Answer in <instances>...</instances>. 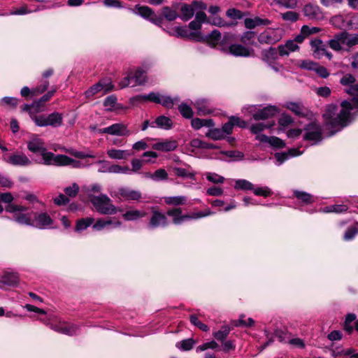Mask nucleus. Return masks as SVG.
Returning a JSON list of instances; mask_svg holds the SVG:
<instances>
[{"label":"nucleus","mask_w":358,"mask_h":358,"mask_svg":"<svg viewBox=\"0 0 358 358\" xmlns=\"http://www.w3.org/2000/svg\"><path fill=\"white\" fill-rule=\"evenodd\" d=\"M340 82L343 85L349 86L345 92L352 98L351 101L345 100L341 102L342 108L338 113L336 105L329 104L326 106L323 117L325 127L330 131L329 136L334 135L349 124L351 110H358V84H355V77L347 73L342 77Z\"/></svg>","instance_id":"obj_1"},{"label":"nucleus","mask_w":358,"mask_h":358,"mask_svg":"<svg viewBox=\"0 0 358 358\" xmlns=\"http://www.w3.org/2000/svg\"><path fill=\"white\" fill-rule=\"evenodd\" d=\"M132 12L150 22L151 23L161 27H163L164 17L168 21H173L178 17L177 12L169 6H164L162 9L163 16L157 15L155 11L147 6L136 5Z\"/></svg>","instance_id":"obj_2"},{"label":"nucleus","mask_w":358,"mask_h":358,"mask_svg":"<svg viewBox=\"0 0 358 358\" xmlns=\"http://www.w3.org/2000/svg\"><path fill=\"white\" fill-rule=\"evenodd\" d=\"M27 149L33 154L36 155L32 160L38 164L52 166L56 155L47 150L44 141L38 135L34 134L27 141Z\"/></svg>","instance_id":"obj_3"},{"label":"nucleus","mask_w":358,"mask_h":358,"mask_svg":"<svg viewBox=\"0 0 358 358\" xmlns=\"http://www.w3.org/2000/svg\"><path fill=\"white\" fill-rule=\"evenodd\" d=\"M163 30L167 32L170 36H175L177 37L187 38L195 41H206L212 46L216 45L221 38V34L217 30H213L210 34L205 35L202 33L191 32L189 28L186 26L177 27L174 29H166L163 28Z\"/></svg>","instance_id":"obj_4"},{"label":"nucleus","mask_w":358,"mask_h":358,"mask_svg":"<svg viewBox=\"0 0 358 358\" xmlns=\"http://www.w3.org/2000/svg\"><path fill=\"white\" fill-rule=\"evenodd\" d=\"M133 103L136 102H145L151 101L155 103L162 105L166 108H171L173 106L179 101L178 96L171 98L169 96L162 95L159 93L150 92L148 94H138L131 99Z\"/></svg>","instance_id":"obj_5"},{"label":"nucleus","mask_w":358,"mask_h":358,"mask_svg":"<svg viewBox=\"0 0 358 358\" xmlns=\"http://www.w3.org/2000/svg\"><path fill=\"white\" fill-rule=\"evenodd\" d=\"M88 199L96 210L103 215H113L117 213L116 207L112 203L111 199L104 194L96 196L88 194Z\"/></svg>","instance_id":"obj_6"},{"label":"nucleus","mask_w":358,"mask_h":358,"mask_svg":"<svg viewBox=\"0 0 358 358\" xmlns=\"http://www.w3.org/2000/svg\"><path fill=\"white\" fill-rule=\"evenodd\" d=\"M42 321L51 329L59 334L72 336L80 333V326L78 324L69 323L60 320L56 322H50V320H44Z\"/></svg>","instance_id":"obj_7"},{"label":"nucleus","mask_w":358,"mask_h":358,"mask_svg":"<svg viewBox=\"0 0 358 358\" xmlns=\"http://www.w3.org/2000/svg\"><path fill=\"white\" fill-rule=\"evenodd\" d=\"M31 118L38 127L50 126L55 128L61 127L63 124V115L58 112H53L48 115H31Z\"/></svg>","instance_id":"obj_8"},{"label":"nucleus","mask_w":358,"mask_h":358,"mask_svg":"<svg viewBox=\"0 0 358 358\" xmlns=\"http://www.w3.org/2000/svg\"><path fill=\"white\" fill-rule=\"evenodd\" d=\"M6 210L13 213V220L23 225L31 226L33 213H24L27 208L21 205L9 204Z\"/></svg>","instance_id":"obj_9"},{"label":"nucleus","mask_w":358,"mask_h":358,"mask_svg":"<svg viewBox=\"0 0 358 358\" xmlns=\"http://www.w3.org/2000/svg\"><path fill=\"white\" fill-rule=\"evenodd\" d=\"M206 5L199 1H194L191 4H184L180 8L182 20L187 21L199 12H203L206 10Z\"/></svg>","instance_id":"obj_10"},{"label":"nucleus","mask_w":358,"mask_h":358,"mask_svg":"<svg viewBox=\"0 0 358 358\" xmlns=\"http://www.w3.org/2000/svg\"><path fill=\"white\" fill-rule=\"evenodd\" d=\"M245 110H248L252 114V117L255 120H266L274 116L278 112V108L273 106H268L257 110L256 106H248L244 107Z\"/></svg>","instance_id":"obj_11"},{"label":"nucleus","mask_w":358,"mask_h":358,"mask_svg":"<svg viewBox=\"0 0 358 358\" xmlns=\"http://www.w3.org/2000/svg\"><path fill=\"white\" fill-rule=\"evenodd\" d=\"M322 129L319 124L311 122L305 127L304 139L311 142V145L320 143L322 139Z\"/></svg>","instance_id":"obj_12"},{"label":"nucleus","mask_w":358,"mask_h":358,"mask_svg":"<svg viewBox=\"0 0 358 358\" xmlns=\"http://www.w3.org/2000/svg\"><path fill=\"white\" fill-rule=\"evenodd\" d=\"M146 72L141 69H138L134 76H128L124 77L119 83L121 88H124L129 86L134 87L138 85H142L145 82Z\"/></svg>","instance_id":"obj_13"},{"label":"nucleus","mask_w":358,"mask_h":358,"mask_svg":"<svg viewBox=\"0 0 358 358\" xmlns=\"http://www.w3.org/2000/svg\"><path fill=\"white\" fill-rule=\"evenodd\" d=\"M281 38V31L273 28L266 29L257 36V40L261 44H274Z\"/></svg>","instance_id":"obj_14"},{"label":"nucleus","mask_w":358,"mask_h":358,"mask_svg":"<svg viewBox=\"0 0 358 358\" xmlns=\"http://www.w3.org/2000/svg\"><path fill=\"white\" fill-rule=\"evenodd\" d=\"M169 224L168 220L166 215L162 212L155 210L154 207L152 208V215L148 223V228L149 229H155L157 228H164Z\"/></svg>","instance_id":"obj_15"},{"label":"nucleus","mask_w":358,"mask_h":358,"mask_svg":"<svg viewBox=\"0 0 358 358\" xmlns=\"http://www.w3.org/2000/svg\"><path fill=\"white\" fill-rule=\"evenodd\" d=\"M99 133L119 136H129L131 134V131L123 123H115L109 127L99 129Z\"/></svg>","instance_id":"obj_16"},{"label":"nucleus","mask_w":358,"mask_h":358,"mask_svg":"<svg viewBox=\"0 0 358 358\" xmlns=\"http://www.w3.org/2000/svg\"><path fill=\"white\" fill-rule=\"evenodd\" d=\"M3 159L8 164L18 166H27L32 164L33 160L30 159L24 153L16 152L8 156H3Z\"/></svg>","instance_id":"obj_17"},{"label":"nucleus","mask_w":358,"mask_h":358,"mask_svg":"<svg viewBox=\"0 0 358 358\" xmlns=\"http://www.w3.org/2000/svg\"><path fill=\"white\" fill-rule=\"evenodd\" d=\"M310 45L313 50V55L316 59H321L323 57H327L329 60L332 59V54L327 50L325 43L319 38L312 40Z\"/></svg>","instance_id":"obj_18"},{"label":"nucleus","mask_w":358,"mask_h":358,"mask_svg":"<svg viewBox=\"0 0 358 358\" xmlns=\"http://www.w3.org/2000/svg\"><path fill=\"white\" fill-rule=\"evenodd\" d=\"M113 87V85L109 79H102L86 90L85 95L87 98H90L99 92H103L105 94L110 92Z\"/></svg>","instance_id":"obj_19"},{"label":"nucleus","mask_w":358,"mask_h":358,"mask_svg":"<svg viewBox=\"0 0 358 358\" xmlns=\"http://www.w3.org/2000/svg\"><path fill=\"white\" fill-rule=\"evenodd\" d=\"M227 36H225L222 41V50L227 54H230L235 57H248L250 56V50L240 44H232L228 48H224L223 43L226 40Z\"/></svg>","instance_id":"obj_20"},{"label":"nucleus","mask_w":358,"mask_h":358,"mask_svg":"<svg viewBox=\"0 0 358 358\" xmlns=\"http://www.w3.org/2000/svg\"><path fill=\"white\" fill-rule=\"evenodd\" d=\"M52 220L46 213H34L31 227L38 229H48L52 224Z\"/></svg>","instance_id":"obj_21"},{"label":"nucleus","mask_w":358,"mask_h":358,"mask_svg":"<svg viewBox=\"0 0 358 358\" xmlns=\"http://www.w3.org/2000/svg\"><path fill=\"white\" fill-rule=\"evenodd\" d=\"M303 13L310 20H320L324 18L320 8L315 4L307 3L303 8Z\"/></svg>","instance_id":"obj_22"},{"label":"nucleus","mask_w":358,"mask_h":358,"mask_svg":"<svg viewBox=\"0 0 358 358\" xmlns=\"http://www.w3.org/2000/svg\"><path fill=\"white\" fill-rule=\"evenodd\" d=\"M52 166H70L73 168H83L85 164L80 161L75 160L65 155H57Z\"/></svg>","instance_id":"obj_23"},{"label":"nucleus","mask_w":358,"mask_h":358,"mask_svg":"<svg viewBox=\"0 0 358 358\" xmlns=\"http://www.w3.org/2000/svg\"><path fill=\"white\" fill-rule=\"evenodd\" d=\"M121 226L120 221H114L111 218L99 219L93 224L92 228L96 231H101L103 229H113Z\"/></svg>","instance_id":"obj_24"},{"label":"nucleus","mask_w":358,"mask_h":358,"mask_svg":"<svg viewBox=\"0 0 358 358\" xmlns=\"http://www.w3.org/2000/svg\"><path fill=\"white\" fill-rule=\"evenodd\" d=\"M178 145L177 141L173 139H165L152 145L154 150L162 152H171L175 150Z\"/></svg>","instance_id":"obj_25"},{"label":"nucleus","mask_w":358,"mask_h":358,"mask_svg":"<svg viewBox=\"0 0 358 358\" xmlns=\"http://www.w3.org/2000/svg\"><path fill=\"white\" fill-rule=\"evenodd\" d=\"M167 215L173 218V222L176 225L189 221L190 217L189 214L182 215L180 208H173L168 210Z\"/></svg>","instance_id":"obj_26"},{"label":"nucleus","mask_w":358,"mask_h":358,"mask_svg":"<svg viewBox=\"0 0 358 358\" xmlns=\"http://www.w3.org/2000/svg\"><path fill=\"white\" fill-rule=\"evenodd\" d=\"M344 32H340L334 36L333 38L328 41L329 46L334 51L343 50V45H345Z\"/></svg>","instance_id":"obj_27"},{"label":"nucleus","mask_w":358,"mask_h":358,"mask_svg":"<svg viewBox=\"0 0 358 358\" xmlns=\"http://www.w3.org/2000/svg\"><path fill=\"white\" fill-rule=\"evenodd\" d=\"M207 20L206 14L204 12H199L195 16V19L192 21L188 26L189 29L191 32L201 33L200 29L201 28L202 23L205 22Z\"/></svg>","instance_id":"obj_28"},{"label":"nucleus","mask_w":358,"mask_h":358,"mask_svg":"<svg viewBox=\"0 0 358 358\" xmlns=\"http://www.w3.org/2000/svg\"><path fill=\"white\" fill-rule=\"evenodd\" d=\"M134 153L127 150L109 149L107 150V155L109 158L116 160L127 159Z\"/></svg>","instance_id":"obj_29"},{"label":"nucleus","mask_w":358,"mask_h":358,"mask_svg":"<svg viewBox=\"0 0 358 358\" xmlns=\"http://www.w3.org/2000/svg\"><path fill=\"white\" fill-rule=\"evenodd\" d=\"M262 60L268 65L275 64L278 59V53L275 48L270 47L262 52Z\"/></svg>","instance_id":"obj_30"},{"label":"nucleus","mask_w":358,"mask_h":358,"mask_svg":"<svg viewBox=\"0 0 358 358\" xmlns=\"http://www.w3.org/2000/svg\"><path fill=\"white\" fill-rule=\"evenodd\" d=\"M301 152L299 151L298 149L292 148L287 152H279L275 154V158L277 160L276 164L278 166L281 165L285 161L287 160L290 157L301 155Z\"/></svg>","instance_id":"obj_31"},{"label":"nucleus","mask_w":358,"mask_h":358,"mask_svg":"<svg viewBox=\"0 0 358 358\" xmlns=\"http://www.w3.org/2000/svg\"><path fill=\"white\" fill-rule=\"evenodd\" d=\"M197 113L200 115L210 114L213 112L209 101L206 99H198L194 103Z\"/></svg>","instance_id":"obj_32"},{"label":"nucleus","mask_w":358,"mask_h":358,"mask_svg":"<svg viewBox=\"0 0 358 358\" xmlns=\"http://www.w3.org/2000/svg\"><path fill=\"white\" fill-rule=\"evenodd\" d=\"M19 277L17 273L5 272L1 279L0 282L7 286H15L17 284Z\"/></svg>","instance_id":"obj_33"},{"label":"nucleus","mask_w":358,"mask_h":358,"mask_svg":"<svg viewBox=\"0 0 358 358\" xmlns=\"http://www.w3.org/2000/svg\"><path fill=\"white\" fill-rule=\"evenodd\" d=\"M119 194L126 200H138L141 198V193L139 191L130 189L127 187L120 188Z\"/></svg>","instance_id":"obj_34"},{"label":"nucleus","mask_w":358,"mask_h":358,"mask_svg":"<svg viewBox=\"0 0 358 358\" xmlns=\"http://www.w3.org/2000/svg\"><path fill=\"white\" fill-rule=\"evenodd\" d=\"M191 124L194 129H199L203 127H212L214 126V122L211 119H200L196 117L192 120Z\"/></svg>","instance_id":"obj_35"},{"label":"nucleus","mask_w":358,"mask_h":358,"mask_svg":"<svg viewBox=\"0 0 358 358\" xmlns=\"http://www.w3.org/2000/svg\"><path fill=\"white\" fill-rule=\"evenodd\" d=\"M257 34L253 31H245L241 36L240 41L248 45H256Z\"/></svg>","instance_id":"obj_36"},{"label":"nucleus","mask_w":358,"mask_h":358,"mask_svg":"<svg viewBox=\"0 0 358 358\" xmlns=\"http://www.w3.org/2000/svg\"><path fill=\"white\" fill-rule=\"evenodd\" d=\"M146 215L147 213L145 211L130 210L123 214V217L127 221H134L144 217Z\"/></svg>","instance_id":"obj_37"},{"label":"nucleus","mask_w":358,"mask_h":358,"mask_svg":"<svg viewBox=\"0 0 358 358\" xmlns=\"http://www.w3.org/2000/svg\"><path fill=\"white\" fill-rule=\"evenodd\" d=\"M294 195L299 201L304 204L312 203L315 201L311 194L303 191L294 190Z\"/></svg>","instance_id":"obj_38"},{"label":"nucleus","mask_w":358,"mask_h":358,"mask_svg":"<svg viewBox=\"0 0 358 358\" xmlns=\"http://www.w3.org/2000/svg\"><path fill=\"white\" fill-rule=\"evenodd\" d=\"M343 32L345 40V46L348 48L346 50H349L358 45V32L355 34H350L347 31Z\"/></svg>","instance_id":"obj_39"},{"label":"nucleus","mask_w":358,"mask_h":358,"mask_svg":"<svg viewBox=\"0 0 358 358\" xmlns=\"http://www.w3.org/2000/svg\"><path fill=\"white\" fill-rule=\"evenodd\" d=\"M230 331V327L227 325H224L222 326L219 331H214L213 333V336L217 341H220L222 343L226 340Z\"/></svg>","instance_id":"obj_40"},{"label":"nucleus","mask_w":358,"mask_h":358,"mask_svg":"<svg viewBox=\"0 0 358 358\" xmlns=\"http://www.w3.org/2000/svg\"><path fill=\"white\" fill-rule=\"evenodd\" d=\"M348 209V207L344 204H335L329 206H326L320 210V211L326 213H341L346 212Z\"/></svg>","instance_id":"obj_41"},{"label":"nucleus","mask_w":358,"mask_h":358,"mask_svg":"<svg viewBox=\"0 0 358 358\" xmlns=\"http://www.w3.org/2000/svg\"><path fill=\"white\" fill-rule=\"evenodd\" d=\"M155 123L157 125L158 127L166 130L170 129L173 125L171 119L164 115H160L157 117Z\"/></svg>","instance_id":"obj_42"},{"label":"nucleus","mask_w":358,"mask_h":358,"mask_svg":"<svg viewBox=\"0 0 358 358\" xmlns=\"http://www.w3.org/2000/svg\"><path fill=\"white\" fill-rule=\"evenodd\" d=\"M94 220L92 217L82 218L77 220L75 229L76 231L80 232L86 229L94 223Z\"/></svg>","instance_id":"obj_43"},{"label":"nucleus","mask_w":358,"mask_h":358,"mask_svg":"<svg viewBox=\"0 0 358 358\" xmlns=\"http://www.w3.org/2000/svg\"><path fill=\"white\" fill-rule=\"evenodd\" d=\"M173 171L174 174L178 177L182 178H189L190 180L195 179V174L194 173L189 172L186 169L180 167H174L173 169Z\"/></svg>","instance_id":"obj_44"},{"label":"nucleus","mask_w":358,"mask_h":358,"mask_svg":"<svg viewBox=\"0 0 358 358\" xmlns=\"http://www.w3.org/2000/svg\"><path fill=\"white\" fill-rule=\"evenodd\" d=\"M273 2L279 7L286 9H294L298 5V0H273Z\"/></svg>","instance_id":"obj_45"},{"label":"nucleus","mask_w":358,"mask_h":358,"mask_svg":"<svg viewBox=\"0 0 358 358\" xmlns=\"http://www.w3.org/2000/svg\"><path fill=\"white\" fill-rule=\"evenodd\" d=\"M254 185L245 179H238L236 180L234 188L241 190H252Z\"/></svg>","instance_id":"obj_46"},{"label":"nucleus","mask_w":358,"mask_h":358,"mask_svg":"<svg viewBox=\"0 0 358 358\" xmlns=\"http://www.w3.org/2000/svg\"><path fill=\"white\" fill-rule=\"evenodd\" d=\"M195 341L193 338H187L176 343V346L183 351H188L193 348Z\"/></svg>","instance_id":"obj_47"},{"label":"nucleus","mask_w":358,"mask_h":358,"mask_svg":"<svg viewBox=\"0 0 358 358\" xmlns=\"http://www.w3.org/2000/svg\"><path fill=\"white\" fill-rule=\"evenodd\" d=\"M206 178L208 181L214 184L224 183L225 178L214 172H207L205 173Z\"/></svg>","instance_id":"obj_48"},{"label":"nucleus","mask_w":358,"mask_h":358,"mask_svg":"<svg viewBox=\"0 0 358 358\" xmlns=\"http://www.w3.org/2000/svg\"><path fill=\"white\" fill-rule=\"evenodd\" d=\"M206 136L215 141L222 140L225 138L223 131L220 128L210 129L207 132Z\"/></svg>","instance_id":"obj_49"},{"label":"nucleus","mask_w":358,"mask_h":358,"mask_svg":"<svg viewBox=\"0 0 358 358\" xmlns=\"http://www.w3.org/2000/svg\"><path fill=\"white\" fill-rule=\"evenodd\" d=\"M164 201L169 205L178 206L185 203L186 197L183 196H167L165 197Z\"/></svg>","instance_id":"obj_50"},{"label":"nucleus","mask_w":358,"mask_h":358,"mask_svg":"<svg viewBox=\"0 0 358 358\" xmlns=\"http://www.w3.org/2000/svg\"><path fill=\"white\" fill-rule=\"evenodd\" d=\"M110 173L131 174V169L127 166H122L118 164H111Z\"/></svg>","instance_id":"obj_51"},{"label":"nucleus","mask_w":358,"mask_h":358,"mask_svg":"<svg viewBox=\"0 0 358 358\" xmlns=\"http://www.w3.org/2000/svg\"><path fill=\"white\" fill-rule=\"evenodd\" d=\"M39 10H40L39 7H37L36 8H34V9H31V8H29L27 7V6L24 5L20 7L19 8L12 10L10 13V14L15 15H22L31 13L32 12H36Z\"/></svg>","instance_id":"obj_52"},{"label":"nucleus","mask_w":358,"mask_h":358,"mask_svg":"<svg viewBox=\"0 0 358 358\" xmlns=\"http://www.w3.org/2000/svg\"><path fill=\"white\" fill-rule=\"evenodd\" d=\"M281 17L284 21L289 22H296L299 20V15L295 11L289 10L281 13Z\"/></svg>","instance_id":"obj_53"},{"label":"nucleus","mask_w":358,"mask_h":358,"mask_svg":"<svg viewBox=\"0 0 358 358\" xmlns=\"http://www.w3.org/2000/svg\"><path fill=\"white\" fill-rule=\"evenodd\" d=\"M168 178V173L164 169L156 170L152 175V180L156 182L166 180Z\"/></svg>","instance_id":"obj_54"},{"label":"nucleus","mask_w":358,"mask_h":358,"mask_svg":"<svg viewBox=\"0 0 358 358\" xmlns=\"http://www.w3.org/2000/svg\"><path fill=\"white\" fill-rule=\"evenodd\" d=\"M253 193L256 196H262L264 197L269 196L272 194V191L268 187H257L253 186Z\"/></svg>","instance_id":"obj_55"},{"label":"nucleus","mask_w":358,"mask_h":358,"mask_svg":"<svg viewBox=\"0 0 358 358\" xmlns=\"http://www.w3.org/2000/svg\"><path fill=\"white\" fill-rule=\"evenodd\" d=\"M219 348L218 343L215 341H210L209 342L204 343L199 345L196 351V352H203L208 349L215 350Z\"/></svg>","instance_id":"obj_56"},{"label":"nucleus","mask_w":358,"mask_h":358,"mask_svg":"<svg viewBox=\"0 0 358 358\" xmlns=\"http://www.w3.org/2000/svg\"><path fill=\"white\" fill-rule=\"evenodd\" d=\"M178 110L180 113V114L184 117L185 118H191L193 116V111L192 108L188 106L187 104L185 103H182L178 106Z\"/></svg>","instance_id":"obj_57"},{"label":"nucleus","mask_w":358,"mask_h":358,"mask_svg":"<svg viewBox=\"0 0 358 358\" xmlns=\"http://www.w3.org/2000/svg\"><path fill=\"white\" fill-rule=\"evenodd\" d=\"M273 125V124H265L264 123H256L252 124L250 127V131L254 134H259L262 131H263L266 128H270Z\"/></svg>","instance_id":"obj_58"},{"label":"nucleus","mask_w":358,"mask_h":358,"mask_svg":"<svg viewBox=\"0 0 358 358\" xmlns=\"http://www.w3.org/2000/svg\"><path fill=\"white\" fill-rule=\"evenodd\" d=\"M287 108L298 115H303V108L302 106L298 103L289 102L287 104Z\"/></svg>","instance_id":"obj_59"},{"label":"nucleus","mask_w":358,"mask_h":358,"mask_svg":"<svg viewBox=\"0 0 358 358\" xmlns=\"http://www.w3.org/2000/svg\"><path fill=\"white\" fill-rule=\"evenodd\" d=\"M189 320H190L191 323L193 325L198 327L203 331L207 332L209 331V327L206 324L200 322L196 315H190Z\"/></svg>","instance_id":"obj_60"},{"label":"nucleus","mask_w":358,"mask_h":358,"mask_svg":"<svg viewBox=\"0 0 358 358\" xmlns=\"http://www.w3.org/2000/svg\"><path fill=\"white\" fill-rule=\"evenodd\" d=\"M64 191L67 196L75 197L79 192V186L74 182L71 186L66 187Z\"/></svg>","instance_id":"obj_61"},{"label":"nucleus","mask_w":358,"mask_h":358,"mask_svg":"<svg viewBox=\"0 0 358 358\" xmlns=\"http://www.w3.org/2000/svg\"><path fill=\"white\" fill-rule=\"evenodd\" d=\"M358 233V229L357 226H352L348 229V230L345 232L343 238L345 241H351L352 240L355 235Z\"/></svg>","instance_id":"obj_62"},{"label":"nucleus","mask_w":358,"mask_h":358,"mask_svg":"<svg viewBox=\"0 0 358 358\" xmlns=\"http://www.w3.org/2000/svg\"><path fill=\"white\" fill-rule=\"evenodd\" d=\"M96 164H99V173H110L111 164L108 161L99 160Z\"/></svg>","instance_id":"obj_63"},{"label":"nucleus","mask_w":358,"mask_h":358,"mask_svg":"<svg viewBox=\"0 0 358 358\" xmlns=\"http://www.w3.org/2000/svg\"><path fill=\"white\" fill-rule=\"evenodd\" d=\"M321 30L320 28L317 27H309L308 25H303L301 27V34L304 36H309L310 34H317Z\"/></svg>","instance_id":"obj_64"}]
</instances>
